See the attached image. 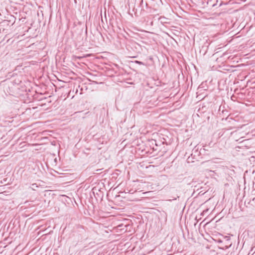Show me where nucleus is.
Wrapping results in <instances>:
<instances>
[{"label":"nucleus","instance_id":"nucleus-1","mask_svg":"<svg viewBox=\"0 0 255 255\" xmlns=\"http://www.w3.org/2000/svg\"><path fill=\"white\" fill-rule=\"evenodd\" d=\"M129 225L124 224H121L117 226V228L118 230H120L121 232L125 233L128 231V228L129 227Z\"/></svg>","mask_w":255,"mask_h":255},{"label":"nucleus","instance_id":"nucleus-2","mask_svg":"<svg viewBox=\"0 0 255 255\" xmlns=\"http://www.w3.org/2000/svg\"><path fill=\"white\" fill-rule=\"evenodd\" d=\"M159 20L160 21V22L161 23H168V19L165 17H160L159 18Z\"/></svg>","mask_w":255,"mask_h":255},{"label":"nucleus","instance_id":"nucleus-3","mask_svg":"<svg viewBox=\"0 0 255 255\" xmlns=\"http://www.w3.org/2000/svg\"><path fill=\"white\" fill-rule=\"evenodd\" d=\"M37 187H38V186L36 183L32 184L30 186V188L33 190H35Z\"/></svg>","mask_w":255,"mask_h":255},{"label":"nucleus","instance_id":"nucleus-4","mask_svg":"<svg viewBox=\"0 0 255 255\" xmlns=\"http://www.w3.org/2000/svg\"><path fill=\"white\" fill-rule=\"evenodd\" d=\"M136 2H139V5H140V6L141 8L143 7V0H136Z\"/></svg>","mask_w":255,"mask_h":255},{"label":"nucleus","instance_id":"nucleus-5","mask_svg":"<svg viewBox=\"0 0 255 255\" xmlns=\"http://www.w3.org/2000/svg\"><path fill=\"white\" fill-rule=\"evenodd\" d=\"M134 62L136 64H139V65H145V64L143 62L139 61L136 60L134 61Z\"/></svg>","mask_w":255,"mask_h":255},{"label":"nucleus","instance_id":"nucleus-6","mask_svg":"<svg viewBox=\"0 0 255 255\" xmlns=\"http://www.w3.org/2000/svg\"><path fill=\"white\" fill-rule=\"evenodd\" d=\"M236 125H237L236 121H235L234 120H233V128H235L237 127V126Z\"/></svg>","mask_w":255,"mask_h":255},{"label":"nucleus","instance_id":"nucleus-7","mask_svg":"<svg viewBox=\"0 0 255 255\" xmlns=\"http://www.w3.org/2000/svg\"><path fill=\"white\" fill-rule=\"evenodd\" d=\"M176 199H177V198H173V199H169V200H168V201H173V200H176Z\"/></svg>","mask_w":255,"mask_h":255},{"label":"nucleus","instance_id":"nucleus-8","mask_svg":"<svg viewBox=\"0 0 255 255\" xmlns=\"http://www.w3.org/2000/svg\"><path fill=\"white\" fill-rule=\"evenodd\" d=\"M226 238H227V241H228L229 240H230L229 237H226Z\"/></svg>","mask_w":255,"mask_h":255},{"label":"nucleus","instance_id":"nucleus-9","mask_svg":"<svg viewBox=\"0 0 255 255\" xmlns=\"http://www.w3.org/2000/svg\"><path fill=\"white\" fill-rule=\"evenodd\" d=\"M101 169H97V171H101Z\"/></svg>","mask_w":255,"mask_h":255},{"label":"nucleus","instance_id":"nucleus-10","mask_svg":"<svg viewBox=\"0 0 255 255\" xmlns=\"http://www.w3.org/2000/svg\"><path fill=\"white\" fill-rule=\"evenodd\" d=\"M215 3L212 4V6H215Z\"/></svg>","mask_w":255,"mask_h":255},{"label":"nucleus","instance_id":"nucleus-11","mask_svg":"<svg viewBox=\"0 0 255 255\" xmlns=\"http://www.w3.org/2000/svg\"><path fill=\"white\" fill-rule=\"evenodd\" d=\"M209 2H210L209 0H208V1H207V3H209Z\"/></svg>","mask_w":255,"mask_h":255},{"label":"nucleus","instance_id":"nucleus-12","mask_svg":"<svg viewBox=\"0 0 255 255\" xmlns=\"http://www.w3.org/2000/svg\"><path fill=\"white\" fill-rule=\"evenodd\" d=\"M145 5H146V6H147V3H146V2H145Z\"/></svg>","mask_w":255,"mask_h":255}]
</instances>
